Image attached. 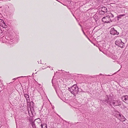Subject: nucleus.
Returning <instances> with one entry per match:
<instances>
[{
	"instance_id": "423d86ee",
	"label": "nucleus",
	"mask_w": 128,
	"mask_h": 128,
	"mask_svg": "<svg viewBox=\"0 0 128 128\" xmlns=\"http://www.w3.org/2000/svg\"><path fill=\"white\" fill-rule=\"evenodd\" d=\"M110 48L108 49V51L107 52V53L109 54V56L112 59L114 60L117 59L118 58L117 56L114 54L110 52V53L109 51L110 50Z\"/></svg>"
},
{
	"instance_id": "473e14b6",
	"label": "nucleus",
	"mask_w": 128,
	"mask_h": 128,
	"mask_svg": "<svg viewBox=\"0 0 128 128\" xmlns=\"http://www.w3.org/2000/svg\"><path fill=\"white\" fill-rule=\"evenodd\" d=\"M87 38L88 39H89V38H88V36H87Z\"/></svg>"
},
{
	"instance_id": "2eb2a0df",
	"label": "nucleus",
	"mask_w": 128,
	"mask_h": 128,
	"mask_svg": "<svg viewBox=\"0 0 128 128\" xmlns=\"http://www.w3.org/2000/svg\"><path fill=\"white\" fill-rule=\"evenodd\" d=\"M118 114V115L119 116L118 117L121 118V119L123 121H125L126 120L125 118L122 115L120 114L119 112H117Z\"/></svg>"
},
{
	"instance_id": "4be33fe9",
	"label": "nucleus",
	"mask_w": 128,
	"mask_h": 128,
	"mask_svg": "<svg viewBox=\"0 0 128 128\" xmlns=\"http://www.w3.org/2000/svg\"><path fill=\"white\" fill-rule=\"evenodd\" d=\"M118 46L120 47L121 48H124V46L123 44L120 42L119 43V44L118 45Z\"/></svg>"
},
{
	"instance_id": "bb28decb",
	"label": "nucleus",
	"mask_w": 128,
	"mask_h": 128,
	"mask_svg": "<svg viewBox=\"0 0 128 128\" xmlns=\"http://www.w3.org/2000/svg\"><path fill=\"white\" fill-rule=\"evenodd\" d=\"M2 33V31L0 28V34H1Z\"/></svg>"
},
{
	"instance_id": "79ce46f5",
	"label": "nucleus",
	"mask_w": 128,
	"mask_h": 128,
	"mask_svg": "<svg viewBox=\"0 0 128 128\" xmlns=\"http://www.w3.org/2000/svg\"><path fill=\"white\" fill-rule=\"evenodd\" d=\"M88 39V40H90H90L89 39H89Z\"/></svg>"
},
{
	"instance_id": "ea45409f",
	"label": "nucleus",
	"mask_w": 128,
	"mask_h": 128,
	"mask_svg": "<svg viewBox=\"0 0 128 128\" xmlns=\"http://www.w3.org/2000/svg\"><path fill=\"white\" fill-rule=\"evenodd\" d=\"M78 75H81V74H78Z\"/></svg>"
},
{
	"instance_id": "e433bc0d",
	"label": "nucleus",
	"mask_w": 128,
	"mask_h": 128,
	"mask_svg": "<svg viewBox=\"0 0 128 128\" xmlns=\"http://www.w3.org/2000/svg\"><path fill=\"white\" fill-rule=\"evenodd\" d=\"M120 41H121V42H122V41H121V40H120Z\"/></svg>"
},
{
	"instance_id": "c85d7f7f",
	"label": "nucleus",
	"mask_w": 128,
	"mask_h": 128,
	"mask_svg": "<svg viewBox=\"0 0 128 128\" xmlns=\"http://www.w3.org/2000/svg\"><path fill=\"white\" fill-rule=\"evenodd\" d=\"M123 108H126V107L125 106H124Z\"/></svg>"
},
{
	"instance_id": "58836bf2",
	"label": "nucleus",
	"mask_w": 128,
	"mask_h": 128,
	"mask_svg": "<svg viewBox=\"0 0 128 128\" xmlns=\"http://www.w3.org/2000/svg\"><path fill=\"white\" fill-rule=\"evenodd\" d=\"M53 70V69L52 68V69H51V70Z\"/></svg>"
},
{
	"instance_id": "c03bdc74",
	"label": "nucleus",
	"mask_w": 128,
	"mask_h": 128,
	"mask_svg": "<svg viewBox=\"0 0 128 128\" xmlns=\"http://www.w3.org/2000/svg\"><path fill=\"white\" fill-rule=\"evenodd\" d=\"M38 63H39V62H38Z\"/></svg>"
},
{
	"instance_id": "393cba45",
	"label": "nucleus",
	"mask_w": 128,
	"mask_h": 128,
	"mask_svg": "<svg viewBox=\"0 0 128 128\" xmlns=\"http://www.w3.org/2000/svg\"><path fill=\"white\" fill-rule=\"evenodd\" d=\"M119 41H118V40H116V41L115 42V44L116 45L118 46V45L119 44Z\"/></svg>"
},
{
	"instance_id": "c9c22d12",
	"label": "nucleus",
	"mask_w": 128,
	"mask_h": 128,
	"mask_svg": "<svg viewBox=\"0 0 128 128\" xmlns=\"http://www.w3.org/2000/svg\"><path fill=\"white\" fill-rule=\"evenodd\" d=\"M62 95H61V96H63L62 94Z\"/></svg>"
},
{
	"instance_id": "c756f323",
	"label": "nucleus",
	"mask_w": 128,
	"mask_h": 128,
	"mask_svg": "<svg viewBox=\"0 0 128 128\" xmlns=\"http://www.w3.org/2000/svg\"><path fill=\"white\" fill-rule=\"evenodd\" d=\"M100 75H102V74L100 73Z\"/></svg>"
},
{
	"instance_id": "37998d69",
	"label": "nucleus",
	"mask_w": 128,
	"mask_h": 128,
	"mask_svg": "<svg viewBox=\"0 0 128 128\" xmlns=\"http://www.w3.org/2000/svg\"><path fill=\"white\" fill-rule=\"evenodd\" d=\"M88 39V40H90H90L89 39H89Z\"/></svg>"
},
{
	"instance_id": "4c0bfd02",
	"label": "nucleus",
	"mask_w": 128,
	"mask_h": 128,
	"mask_svg": "<svg viewBox=\"0 0 128 128\" xmlns=\"http://www.w3.org/2000/svg\"><path fill=\"white\" fill-rule=\"evenodd\" d=\"M120 41H121V42H122V41H121V40H120Z\"/></svg>"
},
{
	"instance_id": "f704fd0d",
	"label": "nucleus",
	"mask_w": 128,
	"mask_h": 128,
	"mask_svg": "<svg viewBox=\"0 0 128 128\" xmlns=\"http://www.w3.org/2000/svg\"><path fill=\"white\" fill-rule=\"evenodd\" d=\"M87 38L88 39H89V38H88V36H87Z\"/></svg>"
},
{
	"instance_id": "b1692460",
	"label": "nucleus",
	"mask_w": 128,
	"mask_h": 128,
	"mask_svg": "<svg viewBox=\"0 0 128 128\" xmlns=\"http://www.w3.org/2000/svg\"><path fill=\"white\" fill-rule=\"evenodd\" d=\"M31 124L32 125L33 128H36L34 122L32 123Z\"/></svg>"
},
{
	"instance_id": "1a4fd4ad",
	"label": "nucleus",
	"mask_w": 128,
	"mask_h": 128,
	"mask_svg": "<svg viewBox=\"0 0 128 128\" xmlns=\"http://www.w3.org/2000/svg\"><path fill=\"white\" fill-rule=\"evenodd\" d=\"M122 99L123 101L127 104H128V96H123L122 97Z\"/></svg>"
},
{
	"instance_id": "f8f14e48",
	"label": "nucleus",
	"mask_w": 128,
	"mask_h": 128,
	"mask_svg": "<svg viewBox=\"0 0 128 128\" xmlns=\"http://www.w3.org/2000/svg\"><path fill=\"white\" fill-rule=\"evenodd\" d=\"M30 106V110H32L33 111L34 110V108L33 107L34 106V104L32 101L29 102Z\"/></svg>"
},
{
	"instance_id": "f257e3e1",
	"label": "nucleus",
	"mask_w": 128,
	"mask_h": 128,
	"mask_svg": "<svg viewBox=\"0 0 128 128\" xmlns=\"http://www.w3.org/2000/svg\"><path fill=\"white\" fill-rule=\"evenodd\" d=\"M114 17V15L112 13L110 12L108 14V15L104 17L102 19V21L104 23H109L110 21L111 22H115L116 21V18Z\"/></svg>"
},
{
	"instance_id": "a878e982",
	"label": "nucleus",
	"mask_w": 128,
	"mask_h": 128,
	"mask_svg": "<svg viewBox=\"0 0 128 128\" xmlns=\"http://www.w3.org/2000/svg\"><path fill=\"white\" fill-rule=\"evenodd\" d=\"M24 76H21L20 77H17V78H14L13 79V80H16L17 78H20V77H24Z\"/></svg>"
},
{
	"instance_id": "7c9ffc66",
	"label": "nucleus",
	"mask_w": 128,
	"mask_h": 128,
	"mask_svg": "<svg viewBox=\"0 0 128 128\" xmlns=\"http://www.w3.org/2000/svg\"><path fill=\"white\" fill-rule=\"evenodd\" d=\"M79 25H80V26H81V27H82V25L80 24H79Z\"/></svg>"
},
{
	"instance_id": "0eeeda50",
	"label": "nucleus",
	"mask_w": 128,
	"mask_h": 128,
	"mask_svg": "<svg viewBox=\"0 0 128 128\" xmlns=\"http://www.w3.org/2000/svg\"><path fill=\"white\" fill-rule=\"evenodd\" d=\"M110 34L113 35H118L119 34V32L116 30L114 29V27L112 28L110 30Z\"/></svg>"
},
{
	"instance_id": "f03ea898",
	"label": "nucleus",
	"mask_w": 128,
	"mask_h": 128,
	"mask_svg": "<svg viewBox=\"0 0 128 128\" xmlns=\"http://www.w3.org/2000/svg\"><path fill=\"white\" fill-rule=\"evenodd\" d=\"M68 90L75 96L80 92H84L82 89L78 88L77 85L76 84L72 86L70 88H68Z\"/></svg>"
},
{
	"instance_id": "72a5a7b5",
	"label": "nucleus",
	"mask_w": 128,
	"mask_h": 128,
	"mask_svg": "<svg viewBox=\"0 0 128 128\" xmlns=\"http://www.w3.org/2000/svg\"><path fill=\"white\" fill-rule=\"evenodd\" d=\"M87 38L88 39H89V38H88V36H87Z\"/></svg>"
},
{
	"instance_id": "4468645a",
	"label": "nucleus",
	"mask_w": 128,
	"mask_h": 128,
	"mask_svg": "<svg viewBox=\"0 0 128 128\" xmlns=\"http://www.w3.org/2000/svg\"><path fill=\"white\" fill-rule=\"evenodd\" d=\"M99 10L100 11L104 12H106L107 11V10L106 8L104 6H102L99 8Z\"/></svg>"
},
{
	"instance_id": "a18cd8bd",
	"label": "nucleus",
	"mask_w": 128,
	"mask_h": 128,
	"mask_svg": "<svg viewBox=\"0 0 128 128\" xmlns=\"http://www.w3.org/2000/svg\"><path fill=\"white\" fill-rule=\"evenodd\" d=\"M108 76H110V75H108Z\"/></svg>"
},
{
	"instance_id": "39448f33",
	"label": "nucleus",
	"mask_w": 128,
	"mask_h": 128,
	"mask_svg": "<svg viewBox=\"0 0 128 128\" xmlns=\"http://www.w3.org/2000/svg\"><path fill=\"white\" fill-rule=\"evenodd\" d=\"M112 106V105L115 106H120L121 105V102L119 100H113L111 101Z\"/></svg>"
},
{
	"instance_id": "6e6552de",
	"label": "nucleus",
	"mask_w": 128,
	"mask_h": 128,
	"mask_svg": "<svg viewBox=\"0 0 128 128\" xmlns=\"http://www.w3.org/2000/svg\"><path fill=\"white\" fill-rule=\"evenodd\" d=\"M0 26H2L4 28H6L7 27V25L4 22V20L0 19Z\"/></svg>"
},
{
	"instance_id": "a19ab883",
	"label": "nucleus",
	"mask_w": 128,
	"mask_h": 128,
	"mask_svg": "<svg viewBox=\"0 0 128 128\" xmlns=\"http://www.w3.org/2000/svg\"><path fill=\"white\" fill-rule=\"evenodd\" d=\"M32 75H33V74H34V73H33L32 74Z\"/></svg>"
},
{
	"instance_id": "a211bd4d",
	"label": "nucleus",
	"mask_w": 128,
	"mask_h": 128,
	"mask_svg": "<svg viewBox=\"0 0 128 128\" xmlns=\"http://www.w3.org/2000/svg\"><path fill=\"white\" fill-rule=\"evenodd\" d=\"M34 121H36L38 123V124H42V121L41 119L40 118H38L36 119H35L34 120Z\"/></svg>"
},
{
	"instance_id": "aec40b11",
	"label": "nucleus",
	"mask_w": 128,
	"mask_h": 128,
	"mask_svg": "<svg viewBox=\"0 0 128 128\" xmlns=\"http://www.w3.org/2000/svg\"><path fill=\"white\" fill-rule=\"evenodd\" d=\"M40 125L42 128H46V127H47L46 125V124H41Z\"/></svg>"
},
{
	"instance_id": "2f4dec72",
	"label": "nucleus",
	"mask_w": 128,
	"mask_h": 128,
	"mask_svg": "<svg viewBox=\"0 0 128 128\" xmlns=\"http://www.w3.org/2000/svg\"><path fill=\"white\" fill-rule=\"evenodd\" d=\"M84 35L86 36V37H87V36L86 34H85V35Z\"/></svg>"
},
{
	"instance_id": "5701e85b",
	"label": "nucleus",
	"mask_w": 128,
	"mask_h": 128,
	"mask_svg": "<svg viewBox=\"0 0 128 128\" xmlns=\"http://www.w3.org/2000/svg\"><path fill=\"white\" fill-rule=\"evenodd\" d=\"M99 13L101 15H102L104 14L105 13V12H104L102 11H100V10H99Z\"/></svg>"
},
{
	"instance_id": "6ab92c4d",
	"label": "nucleus",
	"mask_w": 128,
	"mask_h": 128,
	"mask_svg": "<svg viewBox=\"0 0 128 128\" xmlns=\"http://www.w3.org/2000/svg\"><path fill=\"white\" fill-rule=\"evenodd\" d=\"M29 121L30 123V124H31L34 122L33 121V119L32 118H31L29 119Z\"/></svg>"
},
{
	"instance_id": "ddd939ff",
	"label": "nucleus",
	"mask_w": 128,
	"mask_h": 128,
	"mask_svg": "<svg viewBox=\"0 0 128 128\" xmlns=\"http://www.w3.org/2000/svg\"><path fill=\"white\" fill-rule=\"evenodd\" d=\"M24 96L26 100L27 103L28 104L29 103L30 100L29 96L28 94H24Z\"/></svg>"
},
{
	"instance_id": "412c9836",
	"label": "nucleus",
	"mask_w": 128,
	"mask_h": 128,
	"mask_svg": "<svg viewBox=\"0 0 128 128\" xmlns=\"http://www.w3.org/2000/svg\"><path fill=\"white\" fill-rule=\"evenodd\" d=\"M93 18L96 21H97L98 20V17L97 16H93Z\"/></svg>"
},
{
	"instance_id": "f3484780",
	"label": "nucleus",
	"mask_w": 128,
	"mask_h": 128,
	"mask_svg": "<svg viewBox=\"0 0 128 128\" xmlns=\"http://www.w3.org/2000/svg\"><path fill=\"white\" fill-rule=\"evenodd\" d=\"M13 39L14 40V42H17L19 40V37L18 36H16L14 37V38H13Z\"/></svg>"
},
{
	"instance_id": "9d476101",
	"label": "nucleus",
	"mask_w": 128,
	"mask_h": 128,
	"mask_svg": "<svg viewBox=\"0 0 128 128\" xmlns=\"http://www.w3.org/2000/svg\"><path fill=\"white\" fill-rule=\"evenodd\" d=\"M6 39V42L8 43V44H12L13 41H14V40L10 39H8V38L7 36L4 37Z\"/></svg>"
},
{
	"instance_id": "dca6fc26",
	"label": "nucleus",
	"mask_w": 128,
	"mask_h": 128,
	"mask_svg": "<svg viewBox=\"0 0 128 128\" xmlns=\"http://www.w3.org/2000/svg\"><path fill=\"white\" fill-rule=\"evenodd\" d=\"M124 16H125L124 14H120L117 16L115 18H116V20L117 19V20L118 21L120 19L122 18V17Z\"/></svg>"
},
{
	"instance_id": "7ed1b4c3",
	"label": "nucleus",
	"mask_w": 128,
	"mask_h": 128,
	"mask_svg": "<svg viewBox=\"0 0 128 128\" xmlns=\"http://www.w3.org/2000/svg\"><path fill=\"white\" fill-rule=\"evenodd\" d=\"M54 77V76L53 78ZM53 80L54 78H53L52 81V85L54 88L56 93H57V90H59L60 88L61 87V86L60 85L61 83L60 82H58L57 81H56L55 83H54L53 82Z\"/></svg>"
},
{
	"instance_id": "cd10ccee",
	"label": "nucleus",
	"mask_w": 128,
	"mask_h": 128,
	"mask_svg": "<svg viewBox=\"0 0 128 128\" xmlns=\"http://www.w3.org/2000/svg\"><path fill=\"white\" fill-rule=\"evenodd\" d=\"M82 32H83V33L84 34V35H85L86 34H85V33L84 32V30L82 29Z\"/></svg>"
},
{
	"instance_id": "9b49d317",
	"label": "nucleus",
	"mask_w": 128,
	"mask_h": 128,
	"mask_svg": "<svg viewBox=\"0 0 128 128\" xmlns=\"http://www.w3.org/2000/svg\"><path fill=\"white\" fill-rule=\"evenodd\" d=\"M28 109V111L30 116L31 117H32L34 114V110L33 111L32 110H29Z\"/></svg>"
},
{
	"instance_id": "20e7f679",
	"label": "nucleus",
	"mask_w": 128,
	"mask_h": 128,
	"mask_svg": "<svg viewBox=\"0 0 128 128\" xmlns=\"http://www.w3.org/2000/svg\"><path fill=\"white\" fill-rule=\"evenodd\" d=\"M100 102L103 105L107 106V104H109L110 106H112L111 101L110 100L108 97L107 99L104 100H100Z\"/></svg>"
}]
</instances>
